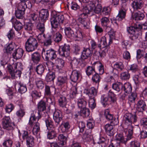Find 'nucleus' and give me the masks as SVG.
<instances>
[{
    "instance_id": "nucleus-1",
    "label": "nucleus",
    "mask_w": 147,
    "mask_h": 147,
    "mask_svg": "<svg viewBox=\"0 0 147 147\" xmlns=\"http://www.w3.org/2000/svg\"><path fill=\"white\" fill-rule=\"evenodd\" d=\"M138 121V117L135 114L131 113H126L123 117V127L124 132L126 133L127 131L130 133V135L133 134V129L132 124L136 123Z\"/></svg>"
},
{
    "instance_id": "nucleus-2",
    "label": "nucleus",
    "mask_w": 147,
    "mask_h": 147,
    "mask_svg": "<svg viewBox=\"0 0 147 147\" xmlns=\"http://www.w3.org/2000/svg\"><path fill=\"white\" fill-rule=\"evenodd\" d=\"M42 56L43 58H44L46 61H48L47 62L46 65L49 66V65H51L52 67H53L54 63L51 61H49V59L51 60L55 59L57 57L55 51L53 49L45 51V50L43 49L42 51Z\"/></svg>"
},
{
    "instance_id": "nucleus-3",
    "label": "nucleus",
    "mask_w": 147,
    "mask_h": 147,
    "mask_svg": "<svg viewBox=\"0 0 147 147\" xmlns=\"http://www.w3.org/2000/svg\"><path fill=\"white\" fill-rule=\"evenodd\" d=\"M38 45L37 40L35 38L30 37L26 42L25 48L27 52H32L37 49Z\"/></svg>"
},
{
    "instance_id": "nucleus-4",
    "label": "nucleus",
    "mask_w": 147,
    "mask_h": 147,
    "mask_svg": "<svg viewBox=\"0 0 147 147\" xmlns=\"http://www.w3.org/2000/svg\"><path fill=\"white\" fill-rule=\"evenodd\" d=\"M2 126L3 128L8 130L12 131L15 127L13 122H11L9 116H5L3 119Z\"/></svg>"
},
{
    "instance_id": "nucleus-5",
    "label": "nucleus",
    "mask_w": 147,
    "mask_h": 147,
    "mask_svg": "<svg viewBox=\"0 0 147 147\" xmlns=\"http://www.w3.org/2000/svg\"><path fill=\"white\" fill-rule=\"evenodd\" d=\"M70 46L69 45L65 44L59 47L58 50L59 54L61 56L67 57L69 55Z\"/></svg>"
},
{
    "instance_id": "nucleus-6",
    "label": "nucleus",
    "mask_w": 147,
    "mask_h": 147,
    "mask_svg": "<svg viewBox=\"0 0 147 147\" xmlns=\"http://www.w3.org/2000/svg\"><path fill=\"white\" fill-rule=\"evenodd\" d=\"M127 133H128L127 138H124L122 134H119L116 136V140L119 143L122 142L125 144L128 140H129L133 138V134H131V135H130V133L129 132V131H127Z\"/></svg>"
},
{
    "instance_id": "nucleus-7",
    "label": "nucleus",
    "mask_w": 147,
    "mask_h": 147,
    "mask_svg": "<svg viewBox=\"0 0 147 147\" xmlns=\"http://www.w3.org/2000/svg\"><path fill=\"white\" fill-rule=\"evenodd\" d=\"M84 94L88 95L90 98H94L97 94V90L93 87L85 88L84 91Z\"/></svg>"
},
{
    "instance_id": "nucleus-8",
    "label": "nucleus",
    "mask_w": 147,
    "mask_h": 147,
    "mask_svg": "<svg viewBox=\"0 0 147 147\" xmlns=\"http://www.w3.org/2000/svg\"><path fill=\"white\" fill-rule=\"evenodd\" d=\"M24 53L23 50L21 48H18L14 50L12 54L13 58L16 60L20 59L23 56Z\"/></svg>"
},
{
    "instance_id": "nucleus-9",
    "label": "nucleus",
    "mask_w": 147,
    "mask_h": 147,
    "mask_svg": "<svg viewBox=\"0 0 147 147\" xmlns=\"http://www.w3.org/2000/svg\"><path fill=\"white\" fill-rule=\"evenodd\" d=\"M146 105L145 101L143 100L138 101L137 104L136 109L138 111L142 112L146 110Z\"/></svg>"
},
{
    "instance_id": "nucleus-10",
    "label": "nucleus",
    "mask_w": 147,
    "mask_h": 147,
    "mask_svg": "<svg viewBox=\"0 0 147 147\" xmlns=\"http://www.w3.org/2000/svg\"><path fill=\"white\" fill-rule=\"evenodd\" d=\"M62 118L61 111L59 110H55L53 115V118L55 122L59 124L62 120Z\"/></svg>"
},
{
    "instance_id": "nucleus-11",
    "label": "nucleus",
    "mask_w": 147,
    "mask_h": 147,
    "mask_svg": "<svg viewBox=\"0 0 147 147\" xmlns=\"http://www.w3.org/2000/svg\"><path fill=\"white\" fill-rule=\"evenodd\" d=\"M105 132L110 136H113L115 133L113 126L111 124H107L105 125L104 127Z\"/></svg>"
},
{
    "instance_id": "nucleus-12",
    "label": "nucleus",
    "mask_w": 147,
    "mask_h": 147,
    "mask_svg": "<svg viewBox=\"0 0 147 147\" xmlns=\"http://www.w3.org/2000/svg\"><path fill=\"white\" fill-rule=\"evenodd\" d=\"M92 51L89 48H84L82 52L81 57L83 59H86L92 56Z\"/></svg>"
},
{
    "instance_id": "nucleus-13",
    "label": "nucleus",
    "mask_w": 147,
    "mask_h": 147,
    "mask_svg": "<svg viewBox=\"0 0 147 147\" xmlns=\"http://www.w3.org/2000/svg\"><path fill=\"white\" fill-rule=\"evenodd\" d=\"M143 3L142 0H134L131 3L133 8L135 10L141 9Z\"/></svg>"
},
{
    "instance_id": "nucleus-14",
    "label": "nucleus",
    "mask_w": 147,
    "mask_h": 147,
    "mask_svg": "<svg viewBox=\"0 0 147 147\" xmlns=\"http://www.w3.org/2000/svg\"><path fill=\"white\" fill-rule=\"evenodd\" d=\"M136 28L133 26L129 27L127 28V30L128 32L131 34H134L138 33L137 29H141L142 28V25L138 24L136 25Z\"/></svg>"
},
{
    "instance_id": "nucleus-15",
    "label": "nucleus",
    "mask_w": 147,
    "mask_h": 147,
    "mask_svg": "<svg viewBox=\"0 0 147 147\" xmlns=\"http://www.w3.org/2000/svg\"><path fill=\"white\" fill-rule=\"evenodd\" d=\"M38 116L37 117H36V115L34 113L31 114L28 123L29 125L31 126H32L34 124H35L37 122H36V119H37L38 121L41 118V115L39 113H38Z\"/></svg>"
},
{
    "instance_id": "nucleus-16",
    "label": "nucleus",
    "mask_w": 147,
    "mask_h": 147,
    "mask_svg": "<svg viewBox=\"0 0 147 147\" xmlns=\"http://www.w3.org/2000/svg\"><path fill=\"white\" fill-rule=\"evenodd\" d=\"M38 113L43 111L46 110V102L43 100H41L39 102L37 105Z\"/></svg>"
},
{
    "instance_id": "nucleus-17",
    "label": "nucleus",
    "mask_w": 147,
    "mask_h": 147,
    "mask_svg": "<svg viewBox=\"0 0 147 147\" xmlns=\"http://www.w3.org/2000/svg\"><path fill=\"white\" fill-rule=\"evenodd\" d=\"M80 74L79 71L76 70H74L72 72L70 76L71 80L74 82H76L78 80Z\"/></svg>"
},
{
    "instance_id": "nucleus-18",
    "label": "nucleus",
    "mask_w": 147,
    "mask_h": 147,
    "mask_svg": "<svg viewBox=\"0 0 147 147\" xmlns=\"http://www.w3.org/2000/svg\"><path fill=\"white\" fill-rule=\"evenodd\" d=\"M41 59L40 54L38 52H35L31 55V60L33 62L37 64L40 61Z\"/></svg>"
},
{
    "instance_id": "nucleus-19",
    "label": "nucleus",
    "mask_w": 147,
    "mask_h": 147,
    "mask_svg": "<svg viewBox=\"0 0 147 147\" xmlns=\"http://www.w3.org/2000/svg\"><path fill=\"white\" fill-rule=\"evenodd\" d=\"M70 127V125L68 122H63L61 125L60 128L62 132L68 131Z\"/></svg>"
},
{
    "instance_id": "nucleus-20",
    "label": "nucleus",
    "mask_w": 147,
    "mask_h": 147,
    "mask_svg": "<svg viewBox=\"0 0 147 147\" xmlns=\"http://www.w3.org/2000/svg\"><path fill=\"white\" fill-rule=\"evenodd\" d=\"M11 22L14 25V28L17 31L21 30L22 28V25L19 21L17 20V19H11Z\"/></svg>"
},
{
    "instance_id": "nucleus-21",
    "label": "nucleus",
    "mask_w": 147,
    "mask_h": 147,
    "mask_svg": "<svg viewBox=\"0 0 147 147\" xmlns=\"http://www.w3.org/2000/svg\"><path fill=\"white\" fill-rule=\"evenodd\" d=\"M68 79L65 76H60L58 77L57 79V84L59 86L67 84V83Z\"/></svg>"
},
{
    "instance_id": "nucleus-22",
    "label": "nucleus",
    "mask_w": 147,
    "mask_h": 147,
    "mask_svg": "<svg viewBox=\"0 0 147 147\" xmlns=\"http://www.w3.org/2000/svg\"><path fill=\"white\" fill-rule=\"evenodd\" d=\"M122 90L126 93L129 94L131 93L132 90L131 84L129 82L125 83L123 85Z\"/></svg>"
},
{
    "instance_id": "nucleus-23",
    "label": "nucleus",
    "mask_w": 147,
    "mask_h": 147,
    "mask_svg": "<svg viewBox=\"0 0 147 147\" xmlns=\"http://www.w3.org/2000/svg\"><path fill=\"white\" fill-rule=\"evenodd\" d=\"M95 62L92 64V66H88L86 70V72L87 75L88 76L92 75L94 72L96 73L95 71Z\"/></svg>"
},
{
    "instance_id": "nucleus-24",
    "label": "nucleus",
    "mask_w": 147,
    "mask_h": 147,
    "mask_svg": "<svg viewBox=\"0 0 147 147\" xmlns=\"http://www.w3.org/2000/svg\"><path fill=\"white\" fill-rule=\"evenodd\" d=\"M113 70L121 71L124 68L123 63L121 62H117L115 63L113 67Z\"/></svg>"
},
{
    "instance_id": "nucleus-25",
    "label": "nucleus",
    "mask_w": 147,
    "mask_h": 147,
    "mask_svg": "<svg viewBox=\"0 0 147 147\" xmlns=\"http://www.w3.org/2000/svg\"><path fill=\"white\" fill-rule=\"evenodd\" d=\"M57 67L59 69H61L64 67L65 62L64 60L61 58H58L55 61Z\"/></svg>"
},
{
    "instance_id": "nucleus-26",
    "label": "nucleus",
    "mask_w": 147,
    "mask_h": 147,
    "mask_svg": "<svg viewBox=\"0 0 147 147\" xmlns=\"http://www.w3.org/2000/svg\"><path fill=\"white\" fill-rule=\"evenodd\" d=\"M126 6V4H124L122 6V8L119 11V13L117 17L120 18H124L126 17V10L124 8H123V6Z\"/></svg>"
},
{
    "instance_id": "nucleus-27",
    "label": "nucleus",
    "mask_w": 147,
    "mask_h": 147,
    "mask_svg": "<svg viewBox=\"0 0 147 147\" xmlns=\"http://www.w3.org/2000/svg\"><path fill=\"white\" fill-rule=\"evenodd\" d=\"M101 102L104 107H105L107 105L112 103L109 100V98L108 96L103 95L101 96Z\"/></svg>"
},
{
    "instance_id": "nucleus-28",
    "label": "nucleus",
    "mask_w": 147,
    "mask_h": 147,
    "mask_svg": "<svg viewBox=\"0 0 147 147\" xmlns=\"http://www.w3.org/2000/svg\"><path fill=\"white\" fill-rule=\"evenodd\" d=\"M108 97L109 99V101L112 103H115L117 100L116 95L111 90L109 91L108 92Z\"/></svg>"
},
{
    "instance_id": "nucleus-29",
    "label": "nucleus",
    "mask_w": 147,
    "mask_h": 147,
    "mask_svg": "<svg viewBox=\"0 0 147 147\" xmlns=\"http://www.w3.org/2000/svg\"><path fill=\"white\" fill-rule=\"evenodd\" d=\"M18 85L19 88L18 89V91L19 92L23 94L26 91L27 89L26 85L20 82H18Z\"/></svg>"
},
{
    "instance_id": "nucleus-30",
    "label": "nucleus",
    "mask_w": 147,
    "mask_h": 147,
    "mask_svg": "<svg viewBox=\"0 0 147 147\" xmlns=\"http://www.w3.org/2000/svg\"><path fill=\"white\" fill-rule=\"evenodd\" d=\"M35 84L36 88L39 89H42L44 87L43 81L40 79L36 78L35 79Z\"/></svg>"
},
{
    "instance_id": "nucleus-31",
    "label": "nucleus",
    "mask_w": 147,
    "mask_h": 147,
    "mask_svg": "<svg viewBox=\"0 0 147 147\" xmlns=\"http://www.w3.org/2000/svg\"><path fill=\"white\" fill-rule=\"evenodd\" d=\"M98 73H95V74L93 75L92 80L94 83L98 84L100 81L101 77Z\"/></svg>"
},
{
    "instance_id": "nucleus-32",
    "label": "nucleus",
    "mask_w": 147,
    "mask_h": 147,
    "mask_svg": "<svg viewBox=\"0 0 147 147\" xmlns=\"http://www.w3.org/2000/svg\"><path fill=\"white\" fill-rule=\"evenodd\" d=\"M38 23L37 26V28L41 32L43 33L45 31V25L43 22V19H39Z\"/></svg>"
},
{
    "instance_id": "nucleus-33",
    "label": "nucleus",
    "mask_w": 147,
    "mask_h": 147,
    "mask_svg": "<svg viewBox=\"0 0 147 147\" xmlns=\"http://www.w3.org/2000/svg\"><path fill=\"white\" fill-rule=\"evenodd\" d=\"M95 68L97 67L98 74L102 75L104 72V66L100 62H95Z\"/></svg>"
},
{
    "instance_id": "nucleus-34",
    "label": "nucleus",
    "mask_w": 147,
    "mask_h": 147,
    "mask_svg": "<svg viewBox=\"0 0 147 147\" xmlns=\"http://www.w3.org/2000/svg\"><path fill=\"white\" fill-rule=\"evenodd\" d=\"M59 105L60 107H64L67 104L66 98L63 96H60L58 100Z\"/></svg>"
},
{
    "instance_id": "nucleus-35",
    "label": "nucleus",
    "mask_w": 147,
    "mask_h": 147,
    "mask_svg": "<svg viewBox=\"0 0 147 147\" xmlns=\"http://www.w3.org/2000/svg\"><path fill=\"white\" fill-rule=\"evenodd\" d=\"M122 84L120 82L114 83L112 85L113 88L118 92H119L121 89H122Z\"/></svg>"
},
{
    "instance_id": "nucleus-36",
    "label": "nucleus",
    "mask_w": 147,
    "mask_h": 147,
    "mask_svg": "<svg viewBox=\"0 0 147 147\" xmlns=\"http://www.w3.org/2000/svg\"><path fill=\"white\" fill-rule=\"evenodd\" d=\"M130 78V74L128 71L123 72L120 74V78L122 80H127Z\"/></svg>"
},
{
    "instance_id": "nucleus-37",
    "label": "nucleus",
    "mask_w": 147,
    "mask_h": 147,
    "mask_svg": "<svg viewBox=\"0 0 147 147\" xmlns=\"http://www.w3.org/2000/svg\"><path fill=\"white\" fill-rule=\"evenodd\" d=\"M55 78V72H50L46 76V80L48 82L53 81Z\"/></svg>"
},
{
    "instance_id": "nucleus-38",
    "label": "nucleus",
    "mask_w": 147,
    "mask_h": 147,
    "mask_svg": "<svg viewBox=\"0 0 147 147\" xmlns=\"http://www.w3.org/2000/svg\"><path fill=\"white\" fill-rule=\"evenodd\" d=\"M45 122L48 130H51L54 128V126L53 124V121L50 118L46 119L45 120Z\"/></svg>"
},
{
    "instance_id": "nucleus-39",
    "label": "nucleus",
    "mask_w": 147,
    "mask_h": 147,
    "mask_svg": "<svg viewBox=\"0 0 147 147\" xmlns=\"http://www.w3.org/2000/svg\"><path fill=\"white\" fill-rule=\"evenodd\" d=\"M87 103L86 102L83 98L79 99L77 101L78 105L80 109L85 108Z\"/></svg>"
},
{
    "instance_id": "nucleus-40",
    "label": "nucleus",
    "mask_w": 147,
    "mask_h": 147,
    "mask_svg": "<svg viewBox=\"0 0 147 147\" xmlns=\"http://www.w3.org/2000/svg\"><path fill=\"white\" fill-rule=\"evenodd\" d=\"M80 115L84 117H86L89 116L90 112L89 109L86 108V107L84 108L81 109Z\"/></svg>"
},
{
    "instance_id": "nucleus-41",
    "label": "nucleus",
    "mask_w": 147,
    "mask_h": 147,
    "mask_svg": "<svg viewBox=\"0 0 147 147\" xmlns=\"http://www.w3.org/2000/svg\"><path fill=\"white\" fill-rule=\"evenodd\" d=\"M49 16V13L47 9H42L39 12V16L41 18H47Z\"/></svg>"
},
{
    "instance_id": "nucleus-42",
    "label": "nucleus",
    "mask_w": 147,
    "mask_h": 147,
    "mask_svg": "<svg viewBox=\"0 0 147 147\" xmlns=\"http://www.w3.org/2000/svg\"><path fill=\"white\" fill-rule=\"evenodd\" d=\"M27 7V6L26 3L24 2H21L19 3L17 6L18 10L24 12Z\"/></svg>"
},
{
    "instance_id": "nucleus-43",
    "label": "nucleus",
    "mask_w": 147,
    "mask_h": 147,
    "mask_svg": "<svg viewBox=\"0 0 147 147\" xmlns=\"http://www.w3.org/2000/svg\"><path fill=\"white\" fill-rule=\"evenodd\" d=\"M45 68L42 64H40L38 65L36 68V71L38 74L41 75L44 72Z\"/></svg>"
},
{
    "instance_id": "nucleus-44",
    "label": "nucleus",
    "mask_w": 147,
    "mask_h": 147,
    "mask_svg": "<svg viewBox=\"0 0 147 147\" xmlns=\"http://www.w3.org/2000/svg\"><path fill=\"white\" fill-rule=\"evenodd\" d=\"M58 139L60 142H59V144L62 146L64 145L65 143H66L67 138L63 134H60L59 135Z\"/></svg>"
},
{
    "instance_id": "nucleus-45",
    "label": "nucleus",
    "mask_w": 147,
    "mask_h": 147,
    "mask_svg": "<svg viewBox=\"0 0 147 147\" xmlns=\"http://www.w3.org/2000/svg\"><path fill=\"white\" fill-rule=\"evenodd\" d=\"M27 144L29 147H32L34 144V138L31 136H30L26 139Z\"/></svg>"
},
{
    "instance_id": "nucleus-46",
    "label": "nucleus",
    "mask_w": 147,
    "mask_h": 147,
    "mask_svg": "<svg viewBox=\"0 0 147 147\" xmlns=\"http://www.w3.org/2000/svg\"><path fill=\"white\" fill-rule=\"evenodd\" d=\"M65 33L67 36L71 38L74 35V32L69 27H66L65 29Z\"/></svg>"
},
{
    "instance_id": "nucleus-47",
    "label": "nucleus",
    "mask_w": 147,
    "mask_h": 147,
    "mask_svg": "<svg viewBox=\"0 0 147 147\" xmlns=\"http://www.w3.org/2000/svg\"><path fill=\"white\" fill-rule=\"evenodd\" d=\"M59 19H51V22L52 28H57L59 24Z\"/></svg>"
},
{
    "instance_id": "nucleus-48",
    "label": "nucleus",
    "mask_w": 147,
    "mask_h": 147,
    "mask_svg": "<svg viewBox=\"0 0 147 147\" xmlns=\"http://www.w3.org/2000/svg\"><path fill=\"white\" fill-rule=\"evenodd\" d=\"M100 42V44L98 45V47L99 48H104L107 46V44L106 42V38L105 36H103L101 38Z\"/></svg>"
},
{
    "instance_id": "nucleus-49",
    "label": "nucleus",
    "mask_w": 147,
    "mask_h": 147,
    "mask_svg": "<svg viewBox=\"0 0 147 147\" xmlns=\"http://www.w3.org/2000/svg\"><path fill=\"white\" fill-rule=\"evenodd\" d=\"M40 130V124L37 122L34 124L32 129V132L34 135H36Z\"/></svg>"
},
{
    "instance_id": "nucleus-50",
    "label": "nucleus",
    "mask_w": 147,
    "mask_h": 147,
    "mask_svg": "<svg viewBox=\"0 0 147 147\" xmlns=\"http://www.w3.org/2000/svg\"><path fill=\"white\" fill-rule=\"evenodd\" d=\"M132 15L133 18H144L145 16L144 14L140 12L133 13Z\"/></svg>"
},
{
    "instance_id": "nucleus-51",
    "label": "nucleus",
    "mask_w": 147,
    "mask_h": 147,
    "mask_svg": "<svg viewBox=\"0 0 147 147\" xmlns=\"http://www.w3.org/2000/svg\"><path fill=\"white\" fill-rule=\"evenodd\" d=\"M88 105L89 107L92 109H93L95 107L96 104L95 102V99L94 98H90Z\"/></svg>"
},
{
    "instance_id": "nucleus-52",
    "label": "nucleus",
    "mask_w": 147,
    "mask_h": 147,
    "mask_svg": "<svg viewBox=\"0 0 147 147\" xmlns=\"http://www.w3.org/2000/svg\"><path fill=\"white\" fill-rule=\"evenodd\" d=\"M104 115L107 120H113V116L110 113V111L108 109H107L105 110Z\"/></svg>"
},
{
    "instance_id": "nucleus-53",
    "label": "nucleus",
    "mask_w": 147,
    "mask_h": 147,
    "mask_svg": "<svg viewBox=\"0 0 147 147\" xmlns=\"http://www.w3.org/2000/svg\"><path fill=\"white\" fill-rule=\"evenodd\" d=\"M57 133L54 130L49 131L47 134V138L49 139H52L56 137Z\"/></svg>"
},
{
    "instance_id": "nucleus-54",
    "label": "nucleus",
    "mask_w": 147,
    "mask_h": 147,
    "mask_svg": "<svg viewBox=\"0 0 147 147\" xmlns=\"http://www.w3.org/2000/svg\"><path fill=\"white\" fill-rule=\"evenodd\" d=\"M12 141L10 139H7L3 143V146L5 147H11L13 144Z\"/></svg>"
},
{
    "instance_id": "nucleus-55",
    "label": "nucleus",
    "mask_w": 147,
    "mask_h": 147,
    "mask_svg": "<svg viewBox=\"0 0 147 147\" xmlns=\"http://www.w3.org/2000/svg\"><path fill=\"white\" fill-rule=\"evenodd\" d=\"M21 70H15L11 75V77L12 79H13L18 77H20L21 76Z\"/></svg>"
},
{
    "instance_id": "nucleus-56",
    "label": "nucleus",
    "mask_w": 147,
    "mask_h": 147,
    "mask_svg": "<svg viewBox=\"0 0 147 147\" xmlns=\"http://www.w3.org/2000/svg\"><path fill=\"white\" fill-rule=\"evenodd\" d=\"M14 49V44L12 43H10L5 48V51L7 53H11V51Z\"/></svg>"
},
{
    "instance_id": "nucleus-57",
    "label": "nucleus",
    "mask_w": 147,
    "mask_h": 147,
    "mask_svg": "<svg viewBox=\"0 0 147 147\" xmlns=\"http://www.w3.org/2000/svg\"><path fill=\"white\" fill-rule=\"evenodd\" d=\"M87 126L89 129H92L95 126V123L92 119H90L88 120Z\"/></svg>"
},
{
    "instance_id": "nucleus-58",
    "label": "nucleus",
    "mask_w": 147,
    "mask_h": 147,
    "mask_svg": "<svg viewBox=\"0 0 147 147\" xmlns=\"http://www.w3.org/2000/svg\"><path fill=\"white\" fill-rule=\"evenodd\" d=\"M137 95L136 93H133L128 96V101L129 102L134 103L137 98Z\"/></svg>"
},
{
    "instance_id": "nucleus-59",
    "label": "nucleus",
    "mask_w": 147,
    "mask_h": 147,
    "mask_svg": "<svg viewBox=\"0 0 147 147\" xmlns=\"http://www.w3.org/2000/svg\"><path fill=\"white\" fill-rule=\"evenodd\" d=\"M138 66L137 64H134L129 66L128 68L129 70L132 72H135L138 70Z\"/></svg>"
},
{
    "instance_id": "nucleus-60",
    "label": "nucleus",
    "mask_w": 147,
    "mask_h": 147,
    "mask_svg": "<svg viewBox=\"0 0 147 147\" xmlns=\"http://www.w3.org/2000/svg\"><path fill=\"white\" fill-rule=\"evenodd\" d=\"M13 65L14 69L16 70H21L23 69L22 64L20 62L13 63Z\"/></svg>"
},
{
    "instance_id": "nucleus-61",
    "label": "nucleus",
    "mask_w": 147,
    "mask_h": 147,
    "mask_svg": "<svg viewBox=\"0 0 147 147\" xmlns=\"http://www.w3.org/2000/svg\"><path fill=\"white\" fill-rule=\"evenodd\" d=\"M77 89L75 86H73L71 88L70 96L71 98H74L77 92Z\"/></svg>"
},
{
    "instance_id": "nucleus-62",
    "label": "nucleus",
    "mask_w": 147,
    "mask_h": 147,
    "mask_svg": "<svg viewBox=\"0 0 147 147\" xmlns=\"http://www.w3.org/2000/svg\"><path fill=\"white\" fill-rule=\"evenodd\" d=\"M14 108V106L11 103L8 104L7 105L5 111L6 112L9 113L11 112Z\"/></svg>"
},
{
    "instance_id": "nucleus-63",
    "label": "nucleus",
    "mask_w": 147,
    "mask_h": 147,
    "mask_svg": "<svg viewBox=\"0 0 147 147\" xmlns=\"http://www.w3.org/2000/svg\"><path fill=\"white\" fill-rule=\"evenodd\" d=\"M141 125L145 129H147V118H143L140 121Z\"/></svg>"
},
{
    "instance_id": "nucleus-64",
    "label": "nucleus",
    "mask_w": 147,
    "mask_h": 147,
    "mask_svg": "<svg viewBox=\"0 0 147 147\" xmlns=\"http://www.w3.org/2000/svg\"><path fill=\"white\" fill-rule=\"evenodd\" d=\"M140 143L136 140L131 141L130 143L129 147H140Z\"/></svg>"
}]
</instances>
